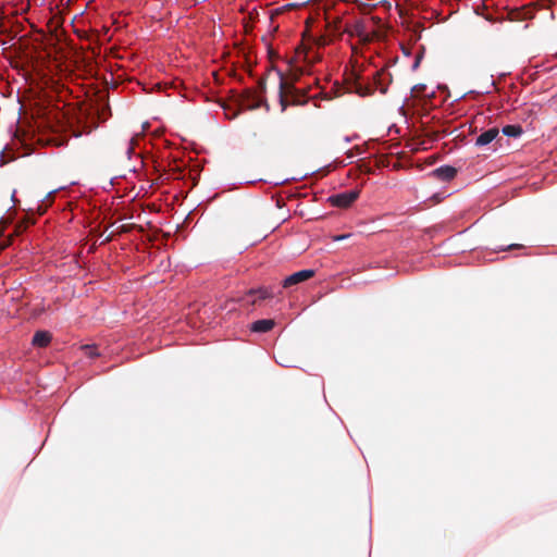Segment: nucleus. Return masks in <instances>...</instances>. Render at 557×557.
<instances>
[{"label": "nucleus", "instance_id": "2", "mask_svg": "<svg viewBox=\"0 0 557 557\" xmlns=\"http://www.w3.org/2000/svg\"><path fill=\"white\" fill-rule=\"evenodd\" d=\"M277 75L280 78L278 85V99L282 111H285L289 104H305L308 101V88H297L293 86V82H288L287 78L284 77L283 72L277 71Z\"/></svg>", "mask_w": 557, "mask_h": 557}, {"label": "nucleus", "instance_id": "4", "mask_svg": "<svg viewBox=\"0 0 557 557\" xmlns=\"http://www.w3.org/2000/svg\"><path fill=\"white\" fill-rule=\"evenodd\" d=\"M359 197V190H349L333 195L329 198L332 206L338 208H348Z\"/></svg>", "mask_w": 557, "mask_h": 557}, {"label": "nucleus", "instance_id": "14", "mask_svg": "<svg viewBox=\"0 0 557 557\" xmlns=\"http://www.w3.org/2000/svg\"><path fill=\"white\" fill-rule=\"evenodd\" d=\"M296 7H297V4H295V3H288V4H286V5H283V7H281V8H277V9H275V10L272 12V14H271V18H273L274 16H276V15H278V14L283 13V12H285L286 10H290V9L296 8Z\"/></svg>", "mask_w": 557, "mask_h": 557}, {"label": "nucleus", "instance_id": "18", "mask_svg": "<svg viewBox=\"0 0 557 557\" xmlns=\"http://www.w3.org/2000/svg\"><path fill=\"white\" fill-rule=\"evenodd\" d=\"M346 237H348V235H342V236H338L336 237L337 240H341V239H345Z\"/></svg>", "mask_w": 557, "mask_h": 557}, {"label": "nucleus", "instance_id": "17", "mask_svg": "<svg viewBox=\"0 0 557 557\" xmlns=\"http://www.w3.org/2000/svg\"><path fill=\"white\" fill-rule=\"evenodd\" d=\"M245 96L247 97V99H249V98H253L255 99V96L252 95V92L250 90H246L245 91Z\"/></svg>", "mask_w": 557, "mask_h": 557}, {"label": "nucleus", "instance_id": "13", "mask_svg": "<svg viewBox=\"0 0 557 557\" xmlns=\"http://www.w3.org/2000/svg\"><path fill=\"white\" fill-rule=\"evenodd\" d=\"M83 349H84L86 356H88L90 358L100 356V354L97 349V346H95V345H85V346H83Z\"/></svg>", "mask_w": 557, "mask_h": 557}, {"label": "nucleus", "instance_id": "19", "mask_svg": "<svg viewBox=\"0 0 557 557\" xmlns=\"http://www.w3.org/2000/svg\"><path fill=\"white\" fill-rule=\"evenodd\" d=\"M517 247H520L519 245H509L507 249H512V248H517Z\"/></svg>", "mask_w": 557, "mask_h": 557}, {"label": "nucleus", "instance_id": "6", "mask_svg": "<svg viewBox=\"0 0 557 557\" xmlns=\"http://www.w3.org/2000/svg\"><path fill=\"white\" fill-rule=\"evenodd\" d=\"M431 175L440 181L449 182L457 175V169L451 165H442L433 170Z\"/></svg>", "mask_w": 557, "mask_h": 557}, {"label": "nucleus", "instance_id": "3", "mask_svg": "<svg viewBox=\"0 0 557 557\" xmlns=\"http://www.w3.org/2000/svg\"><path fill=\"white\" fill-rule=\"evenodd\" d=\"M369 23V21L358 20L352 25H347L344 32L350 36L358 37L362 44H369L379 36L377 30L370 27Z\"/></svg>", "mask_w": 557, "mask_h": 557}, {"label": "nucleus", "instance_id": "9", "mask_svg": "<svg viewBox=\"0 0 557 557\" xmlns=\"http://www.w3.org/2000/svg\"><path fill=\"white\" fill-rule=\"evenodd\" d=\"M274 324V320L272 319L258 320L251 324V331L257 333H265L271 331Z\"/></svg>", "mask_w": 557, "mask_h": 557}, {"label": "nucleus", "instance_id": "12", "mask_svg": "<svg viewBox=\"0 0 557 557\" xmlns=\"http://www.w3.org/2000/svg\"><path fill=\"white\" fill-rule=\"evenodd\" d=\"M284 77L288 79V82H293V86L302 75V70L298 67L290 69L287 74L283 73Z\"/></svg>", "mask_w": 557, "mask_h": 557}, {"label": "nucleus", "instance_id": "10", "mask_svg": "<svg viewBox=\"0 0 557 557\" xmlns=\"http://www.w3.org/2000/svg\"><path fill=\"white\" fill-rule=\"evenodd\" d=\"M258 294V299H269L274 297V292L271 287L262 286L258 289H250L247 297Z\"/></svg>", "mask_w": 557, "mask_h": 557}, {"label": "nucleus", "instance_id": "1", "mask_svg": "<svg viewBox=\"0 0 557 557\" xmlns=\"http://www.w3.org/2000/svg\"><path fill=\"white\" fill-rule=\"evenodd\" d=\"M391 82L392 75L385 72V70H380L373 75V84H364L359 77L352 78L347 82V84L349 91L355 92L360 97H367L373 95L376 89H379L381 94H386Z\"/></svg>", "mask_w": 557, "mask_h": 557}, {"label": "nucleus", "instance_id": "15", "mask_svg": "<svg viewBox=\"0 0 557 557\" xmlns=\"http://www.w3.org/2000/svg\"><path fill=\"white\" fill-rule=\"evenodd\" d=\"M11 243H12V236H9L7 239L2 240L0 243V252L2 250H4L5 248H8L11 245Z\"/></svg>", "mask_w": 557, "mask_h": 557}, {"label": "nucleus", "instance_id": "7", "mask_svg": "<svg viewBox=\"0 0 557 557\" xmlns=\"http://www.w3.org/2000/svg\"><path fill=\"white\" fill-rule=\"evenodd\" d=\"M499 131L497 127L488 128L487 131L483 132L481 135H479L475 139V145L478 147H483L492 143L498 135Z\"/></svg>", "mask_w": 557, "mask_h": 557}, {"label": "nucleus", "instance_id": "5", "mask_svg": "<svg viewBox=\"0 0 557 557\" xmlns=\"http://www.w3.org/2000/svg\"><path fill=\"white\" fill-rule=\"evenodd\" d=\"M314 273H315L314 270H311V269H306V270L295 272V273L288 275L286 278H284L282 286L284 288H289L294 285H297L301 282H305V281L313 277Z\"/></svg>", "mask_w": 557, "mask_h": 557}, {"label": "nucleus", "instance_id": "16", "mask_svg": "<svg viewBox=\"0 0 557 557\" xmlns=\"http://www.w3.org/2000/svg\"><path fill=\"white\" fill-rule=\"evenodd\" d=\"M260 90L263 92L265 90V81L263 78L258 82Z\"/></svg>", "mask_w": 557, "mask_h": 557}, {"label": "nucleus", "instance_id": "8", "mask_svg": "<svg viewBox=\"0 0 557 557\" xmlns=\"http://www.w3.org/2000/svg\"><path fill=\"white\" fill-rule=\"evenodd\" d=\"M52 339V335L48 331H37L32 339V344L36 347H47Z\"/></svg>", "mask_w": 557, "mask_h": 557}, {"label": "nucleus", "instance_id": "11", "mask_svg": "<svg viewBox=\"0 0 557 557\" xmlns=\"http://www.w3.org/2000/svg\"><path fill=\"white\" fill-rule=\"evenodd\" d=\"M523 133L521 125H506L503 127V134L508 137H519Z\"/></svg>", "mask_w": 557, "mask_h": 557}]
</instances>
